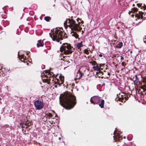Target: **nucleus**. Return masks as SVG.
Instances as JSON below:
<instances>
[{
	"mask_svg": "<svg viewBox=\"0 0 146 146\" xmlns=\"http://www.w3.org/2000/svg\"><path fill=\"white\" fill-rule=\"evenodd\" d=\"M89 63L91 64H92V63H93V61H91V62H89Z\"/></svg>",
	"mask_w": 146,
	"mask_h": 146,
	"instance_id": "obj_33",
	"label": "nucleus"
},
{
	"mask_svg": "<svg viewBox=\"0 0 146 146\" xmlns=\"http://www.w3.org/2000/svg\"><path fill=\"white\" fill-rule=\"evenodd\" d=\"M141 89H143V91L144 92H145L146 91V89H144V88H143V87H141Z\"/></svg>",
	"mask_w": 146,
	"mask_h": 146,
	"instance_id": "obj_26",
	"label": "nucleus"
},
{
	"mask_svg": "<svg viewBox=\"0 0 146 146\" xmlns=\"http://www.w3.org/2000/svg\"><path fill=\"white\" fill-rule=\"evenodd\" d=\"M74 50V48L72 47L69 43H63L60 47V52L65 54H69L71 53Z\"/></svg>",
	"mask_w": 146,
	"mask_h": 146,
	"instance_id": "obj_4",
	"label": "nucleus"
},
{
	"mask_svg": "<svg viewBox=\"0 0 146 146\" xmlns=\"http://www.w3.org/2000/svg\"><path fill=\"white\" fill-rule=\"evenodd\" d=\"M130 53H132V51H130Z\"/></svg>",
	"mask_w": 146,
	"mask_h": 146,
	"instance_id": "obj_37",
	"label": "nucleus"
},
{
	"mask_svg": "<svg viewBox=\"0 0 146 146\" xmlns=\"http://www.w3.org/2000/svg\"><path fill=\"white\" fill-rule=\"evenodd\" d=\"M84 53L87 54H88L89 53L88 50L87 49H85L84 50Z\"/></svg>",
	"mask_w": 146,
	"mask_h": 146,
	"instance_id": "obj_20",
	"label": "nucleus"
},
{
	"mask_svg": "<svg viewBox=\"0 0 146 146\" xmlns=\"http://www.w3.org/2000/svg\"><path fill=\"white\" fill-rule=\"evenodd\" d=\"M123 43L122 42H119V44L118 45V48H121L123 46Z\"/></svg>",
	"mask_w": 146,
	"mask_h": 146,
	"instance_id": "obj_18",
	"label": "nucleus"
},
{
	"mask_svg": "<svg viewBox=\"0 0 146 146\" xmlns=\"http://www.w3.org/2000/svg\"><path fill=\"white\" fill-rule=\"evenodd\" d=\"M77 21L78 25L76 23V21L73 19L69 18L66 20L64 24L65 27H68L71 29L72 31L71 34L72 35L76 38H78L79 35L76 32H74V31H78L79 25L81 22V20L79 18H78L77 19Z\"/></svg>",
	"mask_w": 146,
	"mask_h": 146,
	"instance_id": "obj_2",
	"label": "nucleus"
},
{
	"mask_svg": "<svg viewBox=\"0 0 146 146\" xmlns=\"http://www.w3.org/2000/svg\"><path fill=\"white\" fill-rule=\"evenodd\" d=\"M135 18L137 19H139L141 18V21L139 22L141 23L143 21L142 19L143 17V13L142 12L139 11L138 13H137L135 15ZM141 20V19H140Z\"/></svg>",
	"mask_w": 146,
	"mask_h": 146,
	"instance_id": "obj_9",
	"label": "nucleus"
},
{
	"mask_svg": "<svg viewBox=\"0 0 146 146\" xmlns=\"http://www.w3.org/2000/svg\"><path fill=\"white\" fill-rule=\"evenodd\" d=\"M117 146H118V145Z\"/></svg>",
	"mask_w": 146,
	"mask_h": 146,
	"instance_id": "obj_43",
	"label": "nucleus"
},
{
	"mask_svg": "<svg viewBox=\"0 0 146 146\" xmlns=\"http://www.w3.org/2000/svg\"><path fill=\"white\" fill-rule=\"evenodd\" d=\"M48 116L50 117H52V114L50 113L48 114Z\"/></svg>",
	"mask_w": 146,
	"mask_h": 146,
	"instance_id": "obj_27",
	"label": "nucleus"
},
{
	"mask_svg": "<svg viewBox=\"0 0 146 146\" xmlns=\"http://www.w3.org/2000/svg\"><path fill=\"white\" fill-rule=\"evenodd\" d=\"M34 105L36 109L40 110L42 109L44 107L43 102L38 100L35 101Z\"/></svg>",
	"mask_w": 146,
	"mask_h": 146,
	"instance_id": "obj_7",
	"label": "nucleus"
},
{
	"mask_svg": "<svg viewBox=\"0 0 146 146\" xmlns=\"http://www.w3.org/2000/svg\"><path fill=\"white\" fill-rule=\"evenodd\" d=\"M58 139H59V140H61V137H59L58 138Z\"/></svg>",
	"mask_w": 146,
	"mask_h": 146,
	"instance_id": "obj_35",
	"label": "nucleus"
},
{
	"mask_svg": "<svg viewBox=\"0 0 146 146\" xmlns=\"http://www.w3.org/2000/svg\"><path fill=\"white\" fill-rule=\"evenodd\" d=\"M51 18L49 17H45L44 18V19L47 22L49 21L50 20V19Z\"/></svg>",
	"mask_w": 146,
	"mask_h": 146,
	"instance_id": "obj_17",
	"label": "nucleus"
},
{
	"mask_svg": "<svg viewBox=\"0 0 146 146\" xmlns=\"http://www.w3.org/2000/svg\"><path fill=\"white\" fill-rule=\"evenodd\" d=\"M143 40L144 42L146 43V36H145L144 37Z\"/></svg>",
	"mask_w": 146,
	"mask_h": 146,
	"instance_id": "obj_24",
	"label": "nucleus"
},
{
	"mask_svg": "<svg viewBox=\"0 0 146 146\" xmlns=\"http://www.w3.org/2000/svg\"><path fill=\"white\" fill-rule=\"evenodd\" d=\"M84 74L79 71H78L77 73V76L78 79L80 78Z\"/></svg>",
	"mask_w": 146,
	"mask_h": 146,
	"instance_id": "obj_13",
	"label": "nucleus"
},
{
	"mask_svg": "<svg viewBox=\"0 0 146 146\" xmlns=\"http://www.w3.org/2000/svg\"><path fill=\"white\" fill-rule=\"evenodd\" d=\"M131 13V12H129V14L130 15V13Z\"/></svg>",
	"mask_w": 146,
	"mask_h": 146,
	"instance_id": "obj_36",
	"label": "nucleus"
},
{
	"mask_svg": "<svg viewBox=\"0 0 146 146\" xmlns=\"http://www.w3.org/2000/svg\"><path fill=\"white\" fill-rule=\"evenodd\" d=\"M102 85H105V84H104V83H103V84H102Z\"/></svg>",
	"mask_w": 146,
	"mask_h": 146,
	"instance_id": "obj_38",
	"label": "nucleus"
},
{
	"mask_svg": "<svg viewBox=\"0 0 146 146\" xmlns=\"http://www.w3.org/2000/svg\"><path fill=\"white\" fill-rule=\"evenodd\" d=\"M61 80V83L62 84H63L64 82V77L63 78H61L60 79Z\"/></svg>",
	"mask_w": 146,
	"mask_h": 146,
	"instance_id": "obj_23",
	"label": "nucleus"
},
{
	"mask_svg": "<svg viewBox=\"0 0 146 146\" xmlns=\"http://www.w3.org/2000/svg\"><path fill=\"white\" fill-rule=\"evenodd\" d=\"M91 103L94 104H98L99 106L102 108L104 107V101L102 98L98 96H94L91 98L90 100Z\"/></svg>",
	"mask_w": 146,
	"mask_h": 146,
	"instance_id": "obj_5",
	"label": "nucleus"
},
{
	"mask_svg": "<svg viewBox=\"0 0 146 146\" xmlns=\"http://www.w3.org/2000/svg\"><path fill=\"white\" fill-rule=\"evenodd\" d=\"M108 74L109 76V77L107 76V78H109L110 77V73H108Z\"/></svg>",
	"mask_w": 146,
	"mask_h": 146,
	"instance_id": "obj_30",
	"label": "nucleus"
},
{
	"mask_svg": "<svg viewBox=\"0 0 146 146\" xmlns=\"http://www.w3.org/2000/svg\"><path fill=\"white\" fill-rule=\"evenodd\" d=\"M92 68L95 70L99 71L100 70L101 67L100 66H98V64H97L96 66H94Z\"/></svg>",
	"mask_w": 146,
	"mask_h": 146,
	"instance_id": "obj_16",
	"label": "nucleus"
},
{
	"mask_svg": "<svg viewBox=\"0 0 146 146\" xmlns=\"http://www.w3.org/2000/svg\"><path fill=\"white\" fill-rule=\"evenodd\" d=\"M45 74L43 73L44 75L45 78H46V80L48 82H50V80L52 81L54 80L53 77L54 74L52 72H51L49 70H45Z\"/></svg>",
	"mask_w": 146,
	"mask_h": 146,
	"instance_id": "obj_6",
	"label": "nucleus"
},
{
	"mask_svg": "<svg viewBox=\"0 0 146 146\" xmlns=\"http://www.w3.org/2000/svg\"><path fill=\"white\" fill-rule=\"evenodd\" d=\"M37 47L40 46L42 47L43 46L44 44L43 43V41L41 40H39L38 41V43L37 44Z\"/></svg>",
	"mask_w": 146,
	"mask_h": 146,
	"instance_id": "obj_11",
	"label": "nucleus"
},
{
	"mask_svg": "<svg viewBox=\"0 0 146 146\" xmlns=\"http://www.w3.org/2000/svg\"><path fill=\"white\" fill-rule=\"evenodd\" d=\"M98 64L96 63V62L95 61H93V63L92 64V65L95 66L96 65Z\"/></svg>",
	"mask_w": 146,
	"mask_h": 146,
	"instance_id": "obj_21",
	"label": "nucleus"
},
{
	"mask_svg": "<svg viewBox=\"0 0 146 146\" xmlns=\"http://www.w3.org/2000/svg\"><path fill=\"white\" fill-rule=\"evenodd\" d=\"M61 43H62V42H61V41H60V44H61Z\"/></svg>",
	"mask_w": 146,
	"mask_h": 146,
	"instance_id": "obj_41",
	"label": "nucleus"
},
{
	"mask_svg": "<svg viewBox=\"0 0 146 146\" xmlns=\"http://www.w3.org/2000/svg\"><path fill=\"white\" fill-rule=\"evenodd\" d=\"M99 56L100 57H102V55L101 54H99Z\"/></svg>",
	"mask_w": 146,
	"mask_h": 146,
	"instance_id": "obj_31",
	"label": "nucleus"
},
{
	"mask_svg": "<svg viewBox=\"0 0 146 146\" xmlns=\"http://www.w3.org/2000/svg\"><path fill=\"white\" fill-rule=\"evenodd\" d=\"M54 87H55L57 88V86H56H56H54Z\"/></svg>",
	"mask_w": 146,
	"mask_h": 146,
	"instance_id": "obj_40",
	"label": "nucleus"
},
{
	"mask_svg": "<svg viewBox=\"0 0 146 146\" xmlns=\"http://www.w3.org/2000/svg\"><path fill=\"white\" fill-rule=\"evenodd\" d=\"M123 138H124V139H125V138H126V137H125V136H124V137H123Z\"/></svg>",
	"mask_w": 146,
	"mask_h": 146,
	"instance_id": "obj_39",
	"label": "nucleus"
},
{
	"mask_svg": "<svg viewBox=\"0 0 146 146\" xmlns=\"http://www.w3.org/2000/svg\"><path fill=\"white\" fill-rule=\"evenodd\" d=\"M121 134V131H117L116 130L114 131L113 133L114 136H113V137L115 141H119L120 138L121 139H122L120 135Z\"/></svg>",
	"mask_w": 146,
	"mask_h": 146,
	"instance_id": "obj_8",
	"label": "nucleus"
},
{
	"mask_svg": "<svg viewBox=\"0 0 146 146\" xmlns=\"http://www.w3.org/2000/svg\"><path fill=\"white\" fill-rule=\"evenodd\" d=\"M131 16L132 17H133L134 16V15L133 14H132L131 15Z\"/></svg>",
	"mask_w": 146,
	"mask_h": 146,
	"instance_id": "obj_34",
	"label": "nucleus"
},
{
	"mask_svg": "<svg viewBox=\"0 0 146 146\" xmlns=\"http://www.w3.org/2000/svg\"><path fill=\"white\" fill-rule=\"evenodd\" d=\"M56 1V0H54V1Z\"/></svg>",
	"mask_w": 146,
	"mask_h": 146,
	"instance_id": "obj_42",
	"label": "nucleus"
},
{
	"mask_svg": "<svg viewBox=\"0 0 146 146\" xmlns=\"http://www.w3.org/2000/svg\"><path fill=\"white\" fill-rule=\"evenodd\" d=\"M137 11V8L135 7H133L132 9L131 12H135Z\"/></svg>",
	"mask_w": 146,
	"mask_h": 146,
	"instance_id": "obj_19",
	"label": "nucleus"
},
{
	"mask_svg": "<svg viewBox=\"0 0 146 146\" xmlns=\"http://www.w3.org/2000/svg\"><path fill=\"white\" fill-rule=\"evenodd\" d=\"M45 66L44 65H42L41 66V68L42 69H43L45 68Z\"/></svg>",
	"mask_w": 146,
	"mask_h": 146,
	"instance_id": "obj_28",
	"label": "nucleus"
},
{
	"mask_svg": "<svg viewBox=\"0 0 146 146\" xmlns=\"http://www.w3.org/2000/svg\"><path fill=\"white\" fill-rule=\"evenodd\" d=\"M59 99L61 105L67 110L72 108L76 103L75 96L68 92H65L61 94Z\"/></svg>",
	"mask_w": 146,
	"mask_h": 146,
	"instance_id": "obj_1",
	"label": "nucleus"
},
{
	"mask_svg": "<svg viewBox=\"0 0 146 146\" xmlns=\"http://www.w3.org/2000/svg\"><path fill=\"white\" fill-rule=\"evenodd\" d=\"M117 100H119V101H122V99H121L120 98H119Z\"/></svg>",
	"mask_w": 146,
	"mask_h": 146,
	"instance_id": "obj_32",
	"label": "nucleus"
},
{
	"mask_svg": "<svg viewBox=\"0 0 146 146\" xmlns=\"http://www.w3.org/2000/svg\"><path fill=\"white\" fill-rule=\"evenodd\" d=\"M123 57L122 56H121V58H120V60H123Z\"/></svg>",
	"mask_w": 146,
	"mask_h": 146,
	"instance_id": "obj_29",
	"label": "nucleus"
},
{
	"mask_svg": "<svg viewBox=\"0 0 146 146\" xmlns=\"http://www.w3.org/2000/svg\"><path fill=\"white\" fill-rule=\"evenodd\" d=\"M121 64L124 67H125L126 65V64H125V62H122L121 63Z\"/></svg>",
	"mask_w": 146,
	"mask_h": 146,
	"instance_id": "obj_22",
	"label": "nucleus"
},
{
	"mask_svg": "<svg viewBox=\"0 0 146 146\" xmlns=\"http://www.w3.org/2000/svg\"><path fill=\"white\" fill-rule=\"evenodd\" d=\"M134 76L135 77V80H134V84H137L139 82V80L137 77V75H135Z\"/></svg>",
	"mask_w": 146,
	"mask_h": 146,
	"instance_id": "obj_14",
	"label": "nucleus"
},
{
	"mask_svg": "<svg viewBox=\"0 0 146 146\" xmlns=\"http://www.w3.org/2000/svg\"><path fill=\"white\" fill-rule=\"evenodd\" d=\"M70 63V62L68 60L64 62V64H68Z\"/></svg>",
	"mask_w": 146,
	"mask_h": 146,
	"instance_id": "obj_25",
	"label": "nucleus"
},
{
	"mask_svg": "<svg viewBox=\"0 0 146 146\" xmlns=\"http://www.w3.org/2000/svg\"><path fill=\"white\" fill-rule=\"evenodd\" d=\"M18 55L20 60L23 62H25V61H24L26 60V57L24 55H20L19 53L18 52Z\"/></svg>",
	"mask_w": 146,
	"mask_h": 146,
	"instance_id": "obj_10",
	"label": "nucleus"
},
{
	"mask_svg": "<svg viewBox=\"0 0 146 146\" xmlns=\"http://www.w3.org/2000/svg\"><path fill=\"white\" fill-rule=\"evenodd\" d=\"M83 46L82 44V42L81 41L80 43H77L76 44V48L78 49H80L81 47Z\"/></svg>",
	"mask_w": 146,
	"mask_h": 146,
	"instance_id": "obj_12",
	"label": "nucleus"
},
{
	"mask_svg": "<svg viewBox=\"0 0 146 146\" xmlns=\"http://www.w3.org/2000/svg\"><path fill=\"white\" fill-rule=\"evenodd\" d=\"M51 31L49 35L53 41L59 42L60 40H62L67 37V35L63 32L62 28L56 27L51 30Z\"/></svg>",
	"mask_w": 146,
	"mask_h": 146,
	"instance_id": "obj_3",
	"label": "nucleus"
},
{
	"mask_svg": "<svg viewBox=\"0 0 146 146\" xmlns=\"http://www.w3.org/2000/svg\"><path fill=\"white\" fill-rule=\"evenodd\" d=\"M3 23L4 27H5L7 26H8L9 24V22L7 21H4L3 20L2 21Z\"/></svg>",
	"mask_w": 146,
	"mask_h": 146,
	"instance_id": "obj_15",
	"label": "nucleus"
}]
</instances>
